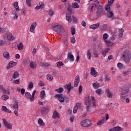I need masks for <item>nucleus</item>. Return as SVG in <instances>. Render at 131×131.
<instances>
[{"label": "nucleus", "instance_id": "1", "mask_svg": "<svg viewBox=\"0 0 131 131\" xmlns=\"http://www.w3.org/2000/svg\"><path fill=\"white\" fill-rule=\"evenodd\" d=\"M124 60L127 63H131V56L128 52L125 51L123 53Z\"/></svg>", "mask_w": 131, "mask_h": 131}, {"label": "nucleus", "instance_id": "2", "mask_svg": "<svg viewBox=\"0 0 131 131\" xmlns=\"http://www.w3.org/2000/svg\"><path fill=\"white\" fill-rule=\"evenodd\" d=\"M92 125V121L89 119H86L81 122V125L82 127H89Z\"/></svg>", "mask_w": 131, "mask_h": 131}, {"label": "nucleus", "instance_id": "3", "mask_svg": "<svg viewBox=\"0 0 131 131\" xmlns=\"http://www.w3.org/2000/svg\"><path fill=\"white\" fill-rule=\"evenodd\" d=\"M53 30L57 33H61L62 32V30L63 27L59 25H55L52 27Z\"/></svg>", "mask_w": 131, "mask_h": 131}, {"label": "nucleus", "instance_id": "4", "mask_svg": "<svg viewBox=\"0 0 131 131\" xmlns=\"http://www.w3.org/2000/svg\"><path fill=\"white\" fill-rule=\"evenodd\" d=\"M4 37L8 39V40H14L15 37L12 35V33L7 32L5 34Z\"/></svg>", "mask_w": 131, "mask_h": 131}, {"label": "nucleus", "instance_id": "5", "mask_svg": "<svg viewBox=\"0 0 131 131\" xmlns=\"http://www.w3.org/2000/svg\"><path fill=\"white\" fill-rule=\"evenodd\" d=\"M3 120L4 124L6 128H8L9 129H12L13 128V125H12V124L8 123V122L5 119H3Z\"/></svg>", "mask_w": 131, "mask_h": 131}, {"label": "nucleus", "instance_id": "6", "mask_svg": "<svg viewBox=\"0 0 131 131\" xmlns=\"http://www.w3.org/2000/svg\"><path fill=\"white\" fill-rule=\"evenodd\" d=\"M55 98H58L59 102L63 103L65 101V97L63 96L62 94H56Z\"/></svg>", "mask_w": 131, "mask_h": 131}, {"label": "nucleus", "instance_id": "7", "mask_svg": "<svg viewBox=\"0 0 131 131\" xmlns=\"http://www.w3.org/2000/svg\"><path fill=\"white\" fill-rule=\"evenodd\" d=\"M99 27H100V23H97L96 24H95L94 25H91L90 26V29H93V30L98 29Z\"/></svg>", "mask_w": 131, "mask_h": 131}, {"label": "nucleus", "instance_id": "8", "mask_svg": "<svg viewBox=\"0 0 131 131\" xmlns=\"http://www.w3.org/2000/svg\"><path fill=\"white\" fill-rule=\"evenodd\" d=\"M102 12H103V7L101 5H99L97 8V10L96 11V14L98 17L102 14Z\"/></svg>", "mask_w": 131, "mask_h": 131}, {"label": "nucleus", "instance_id": "9", "mask_svg": "<svg viewBox=\"0 0 131 131\" xmlns=\"http://www.w3.org/2000/svg\"><path fill=\"white\" fill-rule=\"evenodd\" d=\"M68 60H69L71 62H73L74 61V56L71 53V52H69L67 56Z\"/></svg>", "mask_w": 131, "mask_h": 131}, {"label": "nucleus", "instance_id": "10", "mask_svg": "<svg viewBox=\"0 0 131 131\" xmlns=\"http://www.w3.org/2000/svg\"><path fill=\"white\" fill-rule=\"evenodd\" d=\"M79 81H80L79 79V76L77 75L75 78V81L74 83V86H75V88H76V86L78 85V83H79Z\"/></svg>", "mask_w": 131, "mask_h": 131}, {"label": "nucleus", "instance_id": "11", "mask_svg": "<svg viewBox=\"0 0 131 131\" xmlns=\"http://www.w3.org/2000/svg\"><path fill=\"white\" fill-rule=\"evenodd\" d=\"M49 110H50V106H47L42 108L41 112L42 114H46V113L49 112Z\"/></svg>", "mask_w": 131, "mask_h": 131}, {"label": "nucleus", "instance_id": "12", "mask_svg": "<svg viewBox=\"0 0 131 131\" xmlns=\"http://www.w3.org/2000/svg\"><path fill=\"white\" fill-rule=\"evenodd\" d=\"M96 7H97V4H91L89 6V8L88 10L89 12H90V13H92V12H93V10H94V9H96Z\"/></svg>", "mask_w": 131, "mask_h": 131}, {"label": "nucleus", "instance_id": "13", "mask_svg": "<svg viewBox=\"0 0 131 131\" xmlns=\"http://www.w3.org/2000/svg\"><path fill=\"white\" fill-rule=\"evenodd\" d=\"M86 56L88 60L92 59V50L89 49L86 51Z\"/></svg>", "mask_w": 131, "mask_h": 131}, {"label": "nucleus", "instance_id": "14", "mask_svg": "<svg viewBox=\"0 0 131 131\" xmlns=\"http://www.w3.org/2000/svg\"><path fill=\"white\" fill-rule=\"evenodd\" d=\"M35 27H36V23L34 22L31 25L30 31L31 32H33V33H34V29H35Z\"/></svg>", "mask_w": 131, "mask_h": 131}, {"label": "nucleus", "instance_id": "15", "mask_svg": "<svg viewBox=\"0 0 131 131\" xmlns=\"http://www.w3.org/2000/svg\"><path fill=\"white\" fill-rule=\"evenodd\" d=\"M91 74L93 75V76H94V77H96L97 76V71H96V70L95 69V68L92 67L91 69Z\"/></svg>", "mask_w": 131, "mask_h": 131}, {"label": "nucleus", "instance_id": "16", "mask_svg": "<svg viewBox=\"0 0 131 131\" xmlns=\"http://www.w3.org/2000/svg\"><path fill=\"white\" fill-rule=\"evenodd\" d=\"M85 103L86 106H91V98L90 96H88L85 98Z\"/></svg>", "mask_w": 131, "mask_h": 131}, {"label": "nucleus", "instance_id": "17", "mask_svg": "<svg viewBox=\"0 0 131 131\" xmlns=\"http://www.w3.org/2000/svg\"><path fill=\"white\" fill-rule=\"evenodd\" d=\"M25 96L26 98H27V99H29L30 101H31V102H33V100L31 99L32 95H31V94H30V93L29 92H26L25 93Z\"/></svg>", "mask_w": 131, "mask_h": 131}, {"label": "nucleus", "instance_id": "18", "mask_svg": "<svg viewBox=\"0 0 131 131\" xmlns=\"http://www.w3.org/2000/svg\"><path fill=\"white\" fill-rule=\"evenodd\" d=\"M64 88L68 90V93L69 94V93H70V91H71V82L69 83L68 84L65 85L64 86Z\"/></svg>", "mask_w": 131, "mask_h": 131}, {"label": "nucleus", "instance_id": "19", "mask_svg": "<svg viewBox=\"0 0 131 131\" xmlns=\"http://www.w3.org/2000/svg\"><path fill=\"white\" fill-rule=\"evenodd\" d=\"M53 118L54 119H56V118H60V115L57 113V111H55L53 113V115L52 116Z\"/></svg>", "mask_w": 131, "mask_h": 131}, {"label": "nucleus", "instance_id": "20", "mask_svg": "<svg viewBox=\"0 0 131 131\" xmlns=\"http://www.w3.org/2000/svg\"><path fill=\"white\" fill-rule=\"evenodd\" d=\"M106 95L107 96V98H110V99H111L112 98V96H113V94L110 92V90L109 89H106Z\"/></svg>", "mask_w": 131, "mask_h": 131}, {"label": "nucleus", "instance_id": "21", "mask_svg": "<svg viewBox=\"0 0 131 131\" xmlns=\"http://www.w3.org/2000/svg\"><path fill=\"white\" fill-rule=\"evenodd\" d=\"M3 57L5 58V59H6L7 60L10 59V54L7 51H5L3 53Z\"/></svg>", "mask_w": 131, "mask_h": 131}, {"label": "nucleus", "instance_id": "22", "mask_svg": "<svg viewBox=\"0 0 131 131\" xmlns=\"http://www.w3.org/2000/svg\"><path fill=\"white\" fill-rule=\"evenodd\" d=\"M2 110H3L4 112H7V113H12V111L8 109L6 106H2Z\"/></svg>", "mask_w": 131, "mask_h": 131}, {"label": "nucleus", "instance_id": "23", "mask_svg": "<svg viewBox=\"0 0 131 131\" xmlns=\"http://www.w3.org/2000/svg\"><path fill=\"white\" fill-rule=\"evenodd\" d=\"M99 28L101 31H105L107 29V25L104 24L102 26H100Z\"/></svg>", "mask_w": 131, "mask_h": 131}, {"label": "nucleus", "instance_id": "24", "mask_svg": "<svg viewBox=\"0 0 131 131\" xmlns=\"http://www.w3.org/2000/svg\"><path fill=\"white\" fill-rule=\"evenodd\" d=\"M19 77V73L16 71L14 72L13 75L12 76V79H16V78H18Z\"/></svg>", "mask_w": 131, "mask_h": 131}, {"label": "nucleus", "instance_id": "25", "mask_svg": "<svg viewBox=\"0 0 131 131\" xmlns=\"http://www.w3.org/2000/svg\"><path fill=\"white\" fill-rule=\"evenodd\" d=\"M38 123L40 126H45V122H43V121L41 119V118L39 119L38 120Z\"/></svg>", "mask_w": 131, "mask_h": 131}, {"label": "nucleus", "instance_id": "26", "mask_svg": "<svg viewBox=\"0 0 131 131\" xmlns=\"http://www.w3.org/2000/svg\"><path fill=\"white\" fill-rule=\"evenodd\" d=\"M66 16H67L66 17L67 21H68L69 23H70V22H71L72 21L71 15L69 14H67Z\"/></svg>", "mask_w": 131, "mask_h": 131}, {"label": "nucleus", "instance_id": "27", "mask_svg": "<svg viewBox=\"0 0 131 131\" xmlns=\"http://www.w3.org/2000/svg\"><path fill=\"white\" fill-rule=\"evenodd\" d=\"M16 65H17V62L10 61L9 64V68H12V67H14V66H16Z\"/></svg>", "mask_w": 131, "mask_h": 131}, {"label": "nucleus", "instance_id": "28", "mask_svg": "<svg viewBox=\"0 0 131 131\" xmlns=\"http://www.w3.org/2000/svg\"><path fill=\"white\" fill-rule=\"evenodd\" d=\"M105 121H106L105 118H103L101 120H100V121H99L97 123V125H102V124H103V123H104V122H105Z\"/></svg>", "mask_w": 131, "mask_h": 131}, {"label": "nucleus", "instance_id": "29", "mask_svg": "<svg viewBox=\"0 0 131 131\" xmlns=\"http://www.w3.org/2000/svg\"><path fill=\"white\" fill-rule=\"evenodd\" d=\"M105 43L108 47H112V46H113V42H111V41L109 40H105Z\"/></svg>", "mask_w": 131, "mask_h": 131}, {"label": "nucleus", "instance_id": "30", "mask_svg": "<svg viewBox=\"0 0 131 131\" xmlns=\"http://www.w3.org/2000/svg\"><path fill=\"white\" fill-rule=\"evenodd\" d=\"M93 88L95 89V90L97 89H99L100 88V83H94L93 84Z\"/></svg>", "mask_w": 131, "mask_h": 131}, {"label": "nucleus", "instance_id": "31", "mask_svg": "<svg viewBox=\"0 0 131 131\" xmlns=\"http://www.w3.org/2000/svg\"><path fill=\"white\" fill-rule=\"evenodd\" d=\"M45 97H46V92L45 91V90H42L40 93V98L41 99H45Z\"/></svg>", "mask_w": 131, "mask_h": 131}, {"label": "nucleus", "instance_id": "32", "mask_svg": "<svg viewBox=\"0 0 131 131\" xmlns=\"http://www.w3.org/2000/svg\"><path fill=\"white\" fill-rule=\"evenodd\" d=\"M55 91L57 92V93H58L59 94H61V93H63V92H64V89H63V88L60 87L58 89L55 90Z\"/></svg>", "mask_w": 131, "mask_h": 131}, {"label": "nucleus", "instance_id": "33", "mask_svg": "<svg viewBox=\"0 0 131 131\" xmlns=\"http://www.w3.org/2000/svg\"><path fill=\"white\" fill-rule=\"evenodd\" d=\"M107 17L108 18H113V16H114V14L112 11H110L107 13Z\"/></svg>", "mask_w": 131, "mask_h": 131}, {"label": "nucleus", "instance_id": "34", "mask_svg": "<svg viewBox=\"0 0 131 131\" xmlns=\"http://www.w3.org/2000/svg\"><path fill=\"white\" fill-rule=\"evenodd\" d=\"M19 107V104L18 102H15L12 106L13 109H15V110H18V108Z\"/></svg>", "mask_w": 131, "mask_h": 131}, {"label": "nucleus", "instance_id": "35", "mask_svg": "<svg viewBox=\"0 0 131 131\" xmlns=\"http://www.w3.org/2000/svg\"><path fill=\"white\" fill-rule=\"evenodd\" d=\"M7 90L5 91V94L6 95H10V94H11V88L10 86H8Z\"/></svg>", "mask_w": 131, "mask_h": 131}, {"label": "nucleus", "instance_id": "36", "mask_svg": "<svg viewBox=\"0 0 131 131\" xmlns=\"http://www.w3.org/2000/svg\"><path fill=\"white\" fill-rule=\"evenodd\" d=\"M14 7L16 9V11H17V12L19 11L20 9H19V5L18 2H15L14 3Z\"/></svg>", "mask_w": 131, "mask_h": 131}, {"label": "nucleus", "instance_id": "37", "mask_svg": "<svg viewBox=\"0 0 131 131\" xmlns=\"http://www.w3.org/2000/svg\"><path fill=\"white\" fill-rule=\"evenodd\" d=\"M72 8L73 9H78L79 8V6L77 3H74L72 4Z\"/></svg>", "mask_w": 131, "mask_h": 131}, {"label": "nucleus", "instance_id": "38", "mask_svg": "<svg viewBox=\"0 0 131 131\" xmlns=\"http://www.w3.org/2000/svg\"><path fill=\"white\" fill-rule=\"evenodd\" d=\"M115 128V131H121V130H123V128H122V127L117 126L116 127H114Z\"/></svg>", "mask_w": 131, "mask_h": 131}, {"label": "nucleus", "instance_id": "39", "mask_svg": "<svg viewBox=\"0 0 131 131\" xmlns=\"http://www.w3.org/2000/svg\"><path fill=\"white\" fill-rule=\"evenodd\" d=\"M17 47L18 48V50H23V43H19L17 44Z\"/></svg>", "mask_w": 131, "mask_h": 131}, {"label": "nucleus", "instance_id": "40", "mask_svg": "<svg viewBox=\"0 0 131 131\" xmlns=\"http://www.w3.org/2000/svg\"><path fill=\"white\" fill-rule=\"evenodd\" d=\"M1 98L4 101H7L9 99V96L8 95H3L1 96Z\"/></svg>", "mask_w": 131, "mask_h": 131}, {"label": "nucleus", "instance_id": "41", "mask_svg": "<svg viewBox=\"0 0 131 131\" xmlns=\"http://www.w3.org/2000/svg\"><path fill=\"white\" fill-rule=\"evenodd\" d=\"M117 67L118 69H119L120 70H121V69L123 68V64H122V63H118L117 64Z\"/></svg>", "mask_w": 131, "mask_h": 131}, {"label": "nucleus", "instance_id": "42", "mask_svg": "<svg viewBox=\"0 0 131 131\" xmlns=\"http://www.w3.org/2000/svg\"><path fill=\"white\" fill-rule=\"evenodd\" d=\"M47 79H48V80H53V79H54V78L53 77V76H52V75L51 74H48L47 75Z\"/></svg>", "mask_w": 131, "mask_h": 131}, {"label": "nucleus", "instance_id": "43", "mask_svg": "<svg viewBox=\"0 0 131 131\" xmlns=\"http://www.w3.org/2000/svg\"><path fill=\"white\" fill-rule=\"evenodd\" d=\"M93 53H94L95 58H97V57H99V54H98V51H97V50H94Z\"/></svg>", "mask_w": 131, "mask_h": 131}, {"label": "nucleus", "instance_id": "44", "mask_svg": "<svg viewBox=\"0 0 131 131\" xmlns=\"http://www.w3.org/2000/svg\"><path fill=\"white\" fill-rule=\"evenodd\" d=\"M91 100L92 102V104L94 107H96V102H95V97L94 96L91 97Z\"/></svg>", "mask_w": 131, "mask_h": 131}, {"label": "nucleus", "instance_id": "45", "mask_svg": "<svg viewBox=\"0 0 131 131\" xmlns=\"http://www.w3.org/2000/svg\"><path fill=\"white\" fill-rule=\"evenodd\" d=\"M128 93V90L127 89L126 90H122L121 92V95L123 96L125 95V94H127Z\"/></svg>", "mask_w": 131, "mask_h": 131}, {"label": "nucleus", "instance_id": "46", "mask_svg": "<svg viewBox=\"0 0 131 131\" xmlns=\"http://www.w3.org/2000/svg\"><path fill=\"white\" fill-rule=\"evenodd\" d=\"M57 64L58 68H61V67L63 66V65H64V63H63L62 61H59L57 62Z\"/></svg>", "mask_w": 131, "mask_h": 131}, {"label": "nucleus", "instance_id": "47", "mask_svg": "<svg viewBox=\"0 0 131 131\" xmlns=\"http://www.w3.org/2000/svg\"><path fill=\"white\" fill-rule=\"evenodd\" d=\"M108 37H109V35H107V33H105L103 35V38L104 40H105V41H106V40H107V38H108Z\"/></svg>", "mask_w": 131, "mask_h": 131}, {"label": "nucleus", "instance_id": "48", "mask_svg": "<svg viewBox=\"0 0 131 131\" xmlns=\"http://www.w3.org/2000/svg\"><path fill=\"white\" fill-rule=\"evenodd\" d=\"M122 36H123V30H122L121 31L119 32V38H122Z\"/></svg>", "mask_w": 131, "mask_h": 131}, {"label": "nucleus", "instance_id": "49", "mask_svg": "<svg viewBox=\"0 0 131 131\" xmlns=\"http://www.w3.org/2000/svg\"><path fill=\"white\" fill-rule=\"evenodd\" d=\"M27 6L30 7H31V0H26Z\"/></svg>", "mask_w": 131, "mask_h": 131}, {"label": "nucleus", "instance_id": "50", "mask_svg": "<svg viewBox=\"0 0 131 131\" xmlns=\"http://www.w3.org/2000/svg\"><path fill=\"white\" fill-rule=\"evenodd\" d=\"M35 93H36V90H34L32 93V95H31V100H33V101H34V96H35Z\"/></svg>", "mask_w": 131, "mask_h": 131}, {"label": "nucleus", "instance_id": "51", "mask_svg": "<svg viewBox=\"0 0 131 131\" xmlns=\"http://www.w3.org/2000/svg\"><path fill=\"white\" fill-rule=\"evenodd\" d=\"M86 112L89 113V112H91L92 111V109L91 108V105H86Z\"/></svg>", "mask_w": 131, "mask_h": 131}, {"label": "nucleus", "instance_id": "52", "mask_svg": "<svg viewBox=\"0 0 131 131\" xmlns=\"http://www.w3.org/2000/svg\"><path fill=\"white\" fill-rule=\"evenodd\" d=\"M71 33L72 35H74V34H75V28L74 27H71Z\"/></svg>", "mask_w": 131, "mask_h": 131}, {"label": "nucleus", "instance_id": "53", "mask_svg": "<svg viewBox=\"0 0 131 131\" xmlns=\"http://www.w3.org/2000/svg\"><path fill=\"white\" fill-rule=\"evenodd\" d=\"M72 20H73V23H76L78 21V19H77V18H76V17H75V16L72 17Z\"/></svg>", "mask_w": 131, "mask_h": 131}, {"label": "nucleus", "instance_id": "54", "mask_svg": "<svg viewBox=\"0 0 131 131\" xmlns=\"http://www.w3.org/2000/svg\"><path fill=\"white\" fill-rule=\"evenodd\" d=\"M68 11L69 13H72V6L71 5L68 6Z\"/></svg>", "mask_w": 131, "mask_h": 131}, {"label": "nucleus", "instance_id": "55", "mask_svg": "<svg viewBox=\"0 0 131 131\" xmlns=\"http://www.w3.org/2000/svg\"><path fill=\"white\" fill-rule=\"evenodd\" d=\"M32 88H33V82H30L29 83L28 88L29 89H32Z\"/></svg>", "mask_w": 131, "mask_h": 131}, {"label": "nucleus", "instance_id": "56", "mask_svg": "<svg viewBox=\"0 0 131 131\" xmlns=\"http://www.w3.org/2000/svg\"><path fill=\"white\" fill-rule=\"evenodd\" d=\"M96 94H99V95H102V93H103V91L101 89H98L96 91Z\"/></svg>", "mask_w": 131, "mask_h": 131}, {"label": "nucleus", "instance_id": "57", "mask_svg": "<svg viewBox=\"0 0 131 131\" xmlns=\"http://www.w3.org/2000/svg\"><path fill=\"white\" fill-rule=\"evenodd\" d=\"M78 109V107H77V105H76L74 107V110H73V113L75 114L76 112H77V110Z\"/></svg>", "mask_w": 131, "mask_h": 131}, {"label": "nucleus", "instance_id": "58", "mask_svg": "<svg viewBox=\"0 0 131 131\" xmlns=\"http://www.w3.org/2000/svg\"><path fill=\"white\" fill-rule=\"evenodd\" d=\"M48 15H49V16H50V17H52V16L54 15V11H53L52 10H50L49 12Z\"/></svg>", "mask_w": 131, "mask_h": 131}, {"label": "nucleus", "instance_id": "59", "mask_svg": "<svg viewBox=\"0 0 131 131\" xmlns=\"http://www.w3.org/2000/svg\"><path fill=\"white\" fill-rule=\"evenodd\" d=\"M110 5L109 4H107L106 6V7H105V10L107 11V12H110Z\"/></svg>", "mask_w": 131, "mask_h": 131}, {"label": "nucleus", "instance_id": "60", "mask_svg": "<svg viewBox=\"0 0 131 131\" xmlns=\"http://www.w3.org/2000/svg\"><path fill=\"white\" fill-rule=\"evenodd\" d=\"M5 91H6V90L5 89V88H4V87H3V86L1 85L0 86V92H2V93H4V94H5Z\"/></svg>", "mask_w": 131, "mask_h": 131}, {"label": "nucleus", "instance_id": "61", "mask_svg": "<svg viewBox=\"0 0 131 131\" xmlns=\"http://www.w3.org/2000/svg\"><path fill=\"white\" fill-rule=\"evenodd\" d=\"M75 41H76L75 37L73 36V37L71 38V42H72V43H75Z\"/></svg>", "mask_w": 131, "mask_h": 131}, {"label": "nucleus", "instance_id": "62", "mask_svg": "<svg viewBox=\"0 0 131 131\" xmlns=\"http://www.w3.org/2000/svg\"><path fill=\"white\" fill-rule=\"evenodd\" d=\"M29 63H30V59H29V58L27 59L24 61V63L25 64V65H27V64H29Z\"/></svg>", "mask_w": 131, "mask_h": 131}, {"label": "nucleus", "instance_id": "63", "mask_svg": "<svg viewBox=\"0 0 131 131\" xmlns=\"http://www.w3.org/2000/svg\"><path fill=\"white\" fill-rule=\"evenodd\" d=\"M39 6L42 8V9H43V8L45 7V4H43V2H39Z\"/></svg>", "mask_w": 131, "mask_h": 131}, {"label": "nucleus", "instance_id": "64", "mask_svg": "<svg viewBox=\"0 0 131 131\" xmlns=\"http://www.w3.org/2000/svg\"><path fill=\"white\" fill-rule=\"evenodd\" d=\"M30 67H31V68H34V62H32L30 63Z\"/></svg>", "mask_w": 131, "mask_h": 131}]
</instances>
